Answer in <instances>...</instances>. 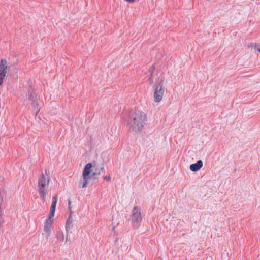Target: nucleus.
<instances>
[{"mask_svg": "<svg viewBox=\"0 0 260 260\" xmlns=\"http://www.w3.org/2000/svg\"><path fill=\"white\" fill-rule=\"evenodd\" d=\"M45 173L47 175L46 177L43 173L39 178L38 185V191L43 202L46 200L47 189L48 188L49 183L50 181L49 177L47 174V171L45 170Z\"/></svg>", "mask_w": 260, "mask_h": 260, "instance_id": "nucleus-2", "label": "nucleus"}, {"mask_svg": "<svg viewBox=\"0 0 260 260\" xmlns=\"http://www.w3.org/2000/svg\"><path fill=\"white\" fill-rule=\"evenodd\" d=\"M147 121L146 114L140 110L132 111L130 112L127 123L129 131L139 133L143 131Z\"/></svg>", "mask_w": 260, "mask_h": 260, "instance_id": "nucleus-1", "label": "nucleus"}, {"mask_svg": "<svg viewBox=\"0 0 260 260\" xmlns=\"http://www.w3.org/2000/svg\"><path fill=\"white\" fill-rule=\"evenodd\" d=\"M31 101V105L33 108V110L34 111H36V113H37L39 111L38 99H35L34 101Z\"/></svg>", "mask_w": 260, "mask_h": 260, "instance_id": "nucleus-11", "label": "nucleus"}, {"mask_svg": "<svg viewBox=\"0 0 260 260\" xmlns=\"http://www.w3.org/2000/svg\"><path fill=\"white\" fill-rule=\"evenodd\" d=\"M53 222V219H49L48 217L45 220V224H48V225H52V223Z\"/></svg>", "mask_w": 260, "mask_h": 260, "instance_id": "nucleus-18", "label": "nucleus"}, {"mask_svg": "<svg viewBox=\"0 0 260 260\" xmlns=\"http://www.w3.org/2000/svg\"><path fill=\"white\" fill-rule=\"evenodd\" d=\"M56 238L57 239L60 241H63L64 240V235L62 231H58L56 233Z\"/></svg>", "mask_w": 260, "mask_h": 260, "instance_id": "nucleus-12", "label": "nucleus"}, {"mask_svg": "<svg viewBox=\"0 0 260 260\" xmlns=\"http://www.w3.org/2000/svg\"><path fill=\"white\" fill-rule=\"evenodd\" d=\"M55 209H56V207H53V206H51L50 209V212H55Z\"/></svg>", "mask_w": 260, "mask_h": 260, "instance_id": "nucleus-21", "label": "nucleus"}, {"mask_svg": "<svg viewBox=\"0 0 260 260\" xmlns=\"http://www.w3.org/2000/svg\"><path fill=\"white\" fill-rule=\"evenodd\" d=\"M164 79L161 76L156 79L155 83L154 85L155 92L154 94V101L159 102L161 101L165 92V87L163 82Z\"/></svg>", "mask_w": 260, "mask_h": 260, "instance_id": "nucleus-3", "label": "nucleus"}, {"mask_svg": "<svg viewBox=\"0 0 260 260\" xmlns=\"http://www.w3.org/2000/svg\"><path fill=\"white\" fill-rule=\"evenodd\" d=\"M73 220L72 219L71 213L70 214V215L66 221V232H67L66 241H67L68 240V237L69 231L70 229H71L73 226Z\"/></svg>", "mask_w": 260, "mask_h": 260, "instance_id": "nucleus-8", "label": "nucleus"}, {"mask_svg": "<svg viewBox=\"0 0 260 260\" xmlns=\"http://www.w3.org/2000/svg\"><path fill=\"white\" fill-rule=\"evenodd\" d=\"M93 167L91 162L87 163L83 169L82 177L79 181V186L80 188H84L86 187L88 180L90 179V174L91 172V168Z\"/></svg>", "mask_w": 260, "mask_h": 260, "instance_id": "nucleus-4", "label": "nucleus"}, {"mask_svg": "<svg viewBox=\"0 0 260 260\" xmlns=\"http://www.w3.org/2000/svg\"><path fill=\"white\" fill-rule=\"evenodd\" d=\"M136 0H125V1L129 3H133L135 2Z\"/></svg>", "mask_w": 260, "mask_h": 260, "instance_id": "nucleus-22", "label": "nucleus"}, {"mask_svg": "<svg viewBox=\"0 0 260 260\" xmlns=\"http://www.w3.org/2000/svg\"><path fill=\"white\" fill-rule=\"evenodd\" d=\"M153 73H149V78L148 79V81L150 85L153 84Z\"/></svg>", "mask_w": 260, "mask_h": 260, "instance_id": "nucleus-16", "label": "nucleus"}, {"mask_svg": "<svg viewBox=\"0 0 260 260\" xmlns=\"http://www.w3.org/2000/svg\"><path fill=\"white\" fill-rule=\"evenodd\" d=\"M27 96L29 101H34L35 99H38L36 89L30 85L28 87Z\"/></svg>", "mask_w": 260, "mask_h": 260, "instance_id": "nucleus-7", "label": "nucleus"}, {"mask_svg": "<svg viewBox=\"0 0 260 260\" xmlns=\"http://www.w3.org/2000/svg\"><path fill=\"white\" fill-rule=\"evenodd\" d=\"M97 169L95 170V171L93 172L92 173V176L94 177V179H98V177L96 176L100 175L101 173H105V169L104 167L102 166L100 170L98 172Z\"/></svg>", "mask_w": 260, "mask_h": 260, "instance_id": "nucleus-10", "label": "nucleus"}, {"mask_svg": "<svg viewBox=\"0 0 260 260\" xmlns=\"http://www.w3.org/2000/svg\"><path fill=\"white\" fill-rule=\"evenodd\" d=\"M12 69L16 70V65L8 66L6 59H2L0 61V86L3 83V80L6 76L7 71L10 72Z\"/></svg>", "mask_w": 260, "mask_h": 260, "instance_id": "nucleus-5", "label": "nucleus"}, {"mask_svg": "<svg viewBox=\"0 0 260 260\" xmlns=\"http://www.w3.org/2000/svg\"><path fill=\"white\" fill-rule=\"evenodd\" d=\"M71 201L70 200H69L68 201V205H69V208L70 209L71 208Z\"/></svg>", "mask_w": 260, "mask_h": 260, "instance_id": "nucleus-23", "label": "nucleus"}, {"mask_svg": "<svg viewBox=\"0 0 260 260\" xmlns=\"http://www.w3.org/2000/svg\"><path fill=\"white\" fill-rule=\"evenodd\" d=\"M57 202V194H56L54 196H53V197L52 198V204H51V206L56 207Z\"/></svg>", "mask_w": 260, "mask_h": 260, "instance_id": "nucleus-15", "label": "nucleus"}, {"mask_svg": "<svg viewBox=\"0 0 260 260\" xmlns=\"http://www.w3.org/2000/svg\"><path fill=\"white\" fill-rule=\"evenodd\" d=\"M51 227V225H48V223L47 224H45L44 228V231L48 235V236H49L50 234Z\"/></svg>", "mask_w": 260, "mask_h": 260, "instance_id": "nucleus-13", "label": "nucleus"}, {"mask_svg": "<svg viewBox=\"0 0 260 260\" xmlns=\"http://www.w3.org/2000/svg\"><path fill=\"white\" fill-rule=\"evenodd\" d=\"M248 46L249 47H251V48H254L255 49H256L258 52H260V44L256 43H250Z\"/></svg>", "mask_w": 260, "mask_h": 260, "instance_id": "nucleus-14", "label": "nucleus"}, {"mask_svg": "<svg viewBox=\"0 0 260 260\" xmlns=\"http://www.w3.org/2000/svg\"><path fill=\"white\" fill-rule=\"evenodd\" d=\"M155 70V67L154 64L152 65L150 67L149 70H148V73H154Z\"/></svg>", "mask_w": 260, "mask_h": 260, "instance_id": "nucleus-17", "label": "nucleus"}, {"mask_svg": "<svg viewBox=\"0 0 260 260\" xmlns=\"http://www.w3.org/2000/svg\"><path fill=\"white\" fill-rule=\"evenodd\" d=\"M203 166V162L202 160H198L196 163L190 165V169L193 172H196L199 170Z\"/></svg>", "mask_w": 260, "mask_h": 260, "instance_id": "nucleus-9", "label": "nucleus"}, {"mask_svg": "<svg viewBox=\"0 0 260 260\" xmlns=\"http://www.w3.org/2000/svg\"><path fill=\"white\" fill-rule=\"evenodd\" d=\"M54 215H55V212H50V211L48 217L49 219H52L53 218V217L54 216Z\"/></svg>", "mask_w": 260, "mask_h": 260, "instance_id": "nucleus-19", "label": "nucleus"}, {"mask_svg": "<svg viewBox=\"0 0 260 260\" xmlns=\"http://www.w3.org/2000/svg\"><path fill=\"white\" fill-rule=\"evenodd\" d=\"M103 178H104V179L107 182L110 181L111 180V177L110 176H104Z\"/></svg>", "mask_w": 260, "mask_h": 260, "instance_id": "nucleus-20", "label": "nucleus"}, {"mask_svg": "<svg viewBox=\"0 0 260 260\" xmlns=\"http://www.w3.org/2000/svg\"><path fill=\"white\" fill-rule=\"evenodd\" d=\"M132 220L134 227L135 229H138L142 221V217L140 208L137 206L134 207L132 210Z\"/></svg>", "mask_w": 260, "mask_h": 260, "instance_id": "nucleus-6", "label": "nucleus"}]
</instances>
